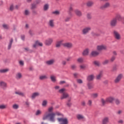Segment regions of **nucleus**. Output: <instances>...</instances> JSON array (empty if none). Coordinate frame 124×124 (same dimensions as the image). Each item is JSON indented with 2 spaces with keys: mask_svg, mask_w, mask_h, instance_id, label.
I'll return each mask as SVG.
<instances>
[{
  "mask_svg": "<svg viewBox=\"0 0 124 124\" xmlns=\"http://www.w3.org/2000/svg\"><path fill=\"white\" fill-rule=\"evenodd\" d=\"M71 11H73V5L71 4L69 7V15L72 16Z\"/></svg>",
  "mask_w": 124,
  "mask_h": 124,
  "instance_id": "obj_26",
  "label": "nucleus"
},
{
  "mask_svg": "<svg viewBox=\"0 0 124 124\" xmlns=\"http://www.w3.org/2000/svg\"><path fill=\"white\" fill-rule=\"evenodd\" d=\"M49 9V4H46L44 6V10L45 11H47Z\"/></svg>",
  "mask_w": 124,
  "mask_h": 124,
  "instance_id": "obj_38",
  "label": "nucleus"
},
{
  "mask_svg": "<svg viewBox=\"0 0 124 124\" xmlns=\"http://www.w3.org/2000/svg\"><path fill=\"white\" fill-rule=\"evenodd\" d=\"M62 65H65L66 64V61H62Z\"/></svg>",
  "mask_w": 124,
  "mask_h": 124,
  "instance_id": "obj_62",
  "label": "nucleus"
},
{
  "mask_svg": "<svg viewBox=\"0 0 124 124\" xmlns=\"http://www.w3.org/2000/svg\"><path fill=\"white\" fill-rule=\"evenodd\" d=\"M114 101L116 105H120V104H121V101L118 99H115Z\"/></svg>",
  "mask_w": 124,
  "mask_h": 124,
  "instance_id": "obj_40",
  "label": "nucleus"
},
{
  "mask_svg": "<svg viewBox=\"0 0 124 124\" xmlns=\"http://www.w3.org/2000/svg\"><path fill=\"white\" fill-rule=\"evenodd\" d=\"M37 43L38 44V46H43V44H42V43H41L38 41H37Z\"/></svg>",
  "mask_w": 124,
  "mask_h": 124,
  "instance_id": "obj_56",
  "label": "nucleus"
},
{
  "mask_svg": "<svg viewBox=\"0 0 124 124\" xmlns=\"http://www.w3.org/2000/svg\"><path fill=\"white\" fill-rule=\"evenodd\" d=\"M91 30L92 28L91 27H86L82 29V34L86 35V34H88V33H89Z\"/></svg>",
  "mask_w": 124,
  "mask_h": 124,
  "instance_id": "obj_4",
  "label": "nucleus"
},
{
  "mask_svg": "<svg viewBox=\"0 0 124 124\" xmlns=\"http://www.w3.org/2000/svg\"><path fill=\"white\" fill-rule=\"evenodd\" d=\"M86 4L89 7H91V6L93 5V2L92 1H89Z\"/></svg>",
  "mask_w": 124,
  "mask_h": 124,
  "instance_id": "obj_35",
  "label": "nucleus"
},
{
  "mask_svg": "<svg viewBox=\"0 0 124 124\" xmlns=\"http://www.w3.org/2000/svg\"><path fill=\"white\" fill-rule=\"evenodd\" d=\"M77 82L78 84H83V80L81 79H77Z\"/></svg>",
  "mask_w": 124,
  "mask_h": 124,
  "instance_id": "obj_51",
  "label": "nucleus"
},
{
  "mask_svg": "<svg viewBox=\"0 0 124 124\" xmlns=\"http://www.w3.org/2000/svg\"><path fill=\"white\" fill-rule=\"evenodd\" d=\"M62 46H63L65 48H67L68 49H71L72 47H73V44L70 42H67L63 43Z\"/></svg>",
  "mask_w": 124,
  "mask_h": 124,
  "instance_id": "obj_7",
  "label": "nucleus"
},
{
  "mask_svg": "<svg viewBox=\"0 0 124 124\" xmlns=\"http://www.w3.org/2000/svg\"><path fill=\"white\" fill-rule=\"evenodd\" d=\"M63 84H65V81H61L59 82L60 85H63Z\"/></svg>",
  "mask_w": 124,
  "mask_h": 124,
  "instance_id": "obj_59",
  "label": "nucleus"
},
{
  "mask_svg": "<svg viewBox=\"0 0 124 124\" xmlns=\"http://www.w3.org/2000/svg\"><path fill=\"white\" fill-rule=\"evenodd\" d=\"M89 54L90 49L89 48H85L82 52V56H84V57H87V56H89Z\"/></svg>",
  "mask_w": 124,
  "mask_h": 124,
  "instance_id": "obj_14",
  "label": "nucleus"
},
{
  "mask_svg": "<svg viewBox=\"0 0 124 124\" xmlns=\"http://www.w3.org/2000/svg\"><path fill=\"white\" fill-rule=\"evenodd\" d=\"M114 18H116L117 19V21H119V22L123 21L124 19V18H123L120 14H117Z\"/></svg>",
  "mask_w": 124,
  "mask_h": 124,
  "instance_id": "obj_23",
  "label": "nucleus"
},
{
  "mask_svg": "<svg viewBox=\"0 0 124 124\" xmlns=\"http://www.w3.org/2000/svg\"><path fill=\"white\" fill-rule=\"evenodd\" d=\"M110 62V60L108 59H106L102 62V64L103 65H106V64H108Z\"/></svg>",
  "mask_w": 124,
  "mask_h": 124,
  "instance_id": "obj_31",
  "label": "nucleus"
},
{
  "mask_svg": "<svg viewBox=\"0 0 124 124\" xmlns=\"http://www.w3.org/2000/svg\"><path fill=\"white\" fill-rule=\"evenodd\" d=\"M98 55H99V52L96 50L93 51L90 54V56L92 57H97Z\"/></svg>",
  "mask_w": 124,
  "mask_h": 124,
  "instance_id": "obj_16",
  "label": "nucleus"
},
{
  "mask_svg": "<svg viewBox=\"0 0 124 124\" xmlns=\"http://www.w3.org/2000/svg\"><path fill=\"white\" fill-rule=\"evenodd\" d=\"M93 63L94 65H96V66H100V62L99 61H94Z\"/></svg>",
  "mask_w": 124,
  "mask_h": 124,
  "instance_id": "obj_37",
  "label": "nucleus"
},
{
  "mask_svg": "<svg viewBox=\"0 0 124 124\" xmlns=\"http://www.w3.org/2000/svg\"><path fill=\"white\" fill-rule=\"evenodd\" d=\"M116 60V57L115 56H113L111 57L110 59V62H113L114 61Z\"/></svg>",
  "mask_w": 124,
  "mask_h": 124,
  "instance_id": "obj_46",
  "label": "nucleus"
},
{
  "mask_svg": "<svg viewBox=\"0 0 124 124\" xmlns=\"http://www.w3.org/2000/svg\"><path fill=\"white\" fill-rule=\"evenodd\" d=\"M110 7V3L108 2H106L103 5L100 7L101 9H105V8H108Z\"/></svg>",
  "mask_w": 124,
  "mask_h": 124,
  "instance_id": "obj_18",
  "label": "nucleus"
},
{
  "mask_svg": "<svg viewBox=\"0 0 124 124\" xmlns=\"http://www.w3.org/2000/svg\"><path fill=\"white\" fill-rule=\"evenodd\" d=\"M47 25L50 29H54L55 28V20L54 19H50L47 23Z\"/></svg>",
  "mask_w": 124,
  "mask_h": 124,
  "instance_id": "obj_6",
  "label": "nucleus"
},
{
  "mask_svg": "<svg viewBox=\"0 0 124 124\" xmlns=\"http://www.w3.org/2000/svg\"><path fill=\"white\" fill-rule=\"evenodd\" d=\"M10 11H13L14 10V5L13 4H11L10 6Z\"/></svg>",
  "mask_w": 124,
  "mask_h": 124,
  "instance_id": "obj_52",
  "label": "nucleus"
},
{
  "mask_svg": "<svg viewBox=\"0 0 124 124\" xmlns=\"http://www.w3.org/2000/svg\"><path fill=\"white\" fill-rule=\"evenodd\" d=\"M7 107V105H0V109H6V108Z\"/></svg>",
  "mask_w": 124,
  "mask_h": 124,
  "instance_id": "obj_44",
  "label": "nucleus"
},
{
  "mask_svg": "<svg viewBox=\"0 0 124 124\" xmlns=\"http://www.w3.org/2000/svg\"><path fill=\"white\" fill-rule=\"evenodd\" d=\"M40 80H46V79H48V77H47L46 75H41L39 77Z\"/></svg>",
  "mask_w": 124,
  "mask_h": 124,
  "instance_id": "obj_27",
  "label": "nucleus"
},
{
  "mask_svg": "<svg viewBox=\"0 0 124 124\" xmlns=\"http://www.w3.org/2000/svg\"><path fill=\"white\" fill-rule=\"evenodd\" d=\"M13 109H18V108H19V105H18L17 104H14L13 106Z\"/></svg>",
  "mask_w": 124,
  "mask_h": 124,
  "instance_id": "obj_50",
  "label": "nucleus"
},
{
  "mask_svg": "<svg viewBox=\"0 0 124 124\" xmlns=\"http://www.w3.org/2000/svg\"><path fill=\"white\" fill-rule=\"evenodd\" d=\"M88 106H92L93 105V100H89L87 102Z\"/></svg>",
  "mask_w": 124,
  "mask_h": 124,
  "instance_id": "obj_43",
  "label": "nucleus"
},
{
  "mask_svg": "<svg viewBox=\"0 0 124 124\" xmlns=\"http://www.w3.org/2000/svg\"><path fill=\"white\" fill-rule=\"evenodd\" d=\"M62 42H63V40H62L57 41L56 44V48L61 47L62 45V44H62Z\"/></svg>",
  "mask_w": 124,
  "mask_h": 124,
  "instance_id": "obj_17",
  "label": "nucleus"
},
{
  "mask_svg": "<svg viewBox=\"0 0 124 124\" xmlns=\"http://www.w3.org/2000/svg\"><path fill=\"white\" fill-rule=\"evenodd\" d=\"M77 119L78 120V121H83V122L86 121V118L82 114H78L77 115Z\"/></svg>",
  "mask_w": 124,
  "mask_h": 124,
  "instance_id": "obj_11",
  "label": "nucleus"
},
{
  "mask_svg": "<svg viewBox=\"0 0 124 124\" xmlns=\"http://www.w3.org/2000/svg\"><path fill=\"white\" fill-rule=\"evenodd\" d=\"M39 95H40V93L39 92L33 93L31 95V98L32 99H34L35 97H37V96H39Z\"/></svg>",
  "mask_w": 124,
  "mask_h": 124,
  "instance_id": "obj_15",
  "label": "nucleus"
},
{
  "mask_svg": "<svg viewBox=\"0 0 124 124\" xmlns=\"http://www.w3.org/2000/svg\"><path fill=\"white\" fill-rule=\"evenodd\" d=\"M77 62H79V63H82L83 62H84V59L83 58H79L77 59Z\"/></svg>",
  "mask_w": 124,
  "mask_h": 124,
  "instance_id": "obj_41",
  "label": "nucleus"
},
{
  "mask_svg": "<svg viewBox=\"0 0 124 124\" xmlns=\"http://www.w3.org/2000/svg\"><path fill=\"white\" fill-rule=\"evenodd\" d=\"M24 14L26 16H28V15H30V11L28 10H25L24 11Z\"/></svg>",
  "mask_w": 124,
  "mask_h": 124,
  "instance_id": "obj_48",
  "label": "nucleus"
},
{
  "mask_svg": "<svg viewBox=\"0 0 124 124\" xmlns=\"http://www.w3.org/2000/svg\"><path fill=\"white\" fill-rule=\"evenodd\" d=\"M106 101L107 102H109V103H113L115 101V97L113 96H109L106 98Z\"/></svg>",
  "mask_w": 124,
  "mask_h": 124,
  "instance_id": "obj_12",
  "label": "nucleus"
},
{
  "mask_svg": "<svg viewBox=\"0 0 124 124\" xmlns=\"http://www.w3.org/2000/svg\"><path fill=\"white\" fill-rule=\"evenodd\" d=\"M117 24H118V21L117 18H112L109 22V25L111 28H115L117 26Z\"/></svg>",
  "mask_w": 124,
  "mask_h": 124,
  "instance_id": "obj_3",
  "label": "nucleus"
},
{
  "mask_svg": "<svg viewBox=\"0 0 124 124\" xmlns=\"http://www.w3.org/2000/svg\"><path fill=\"white\" fill-rule=\"evenodd\" d=\"M2 27L5 30H8V29H9V26L8 25L5 24H3Z\"/></svg>",
  "mask_w": 124,
  "mask_h": 124,
  "instance_id": "obj_45",
  "label": "nucleus"
},
{
  "mask_svg": "<svg viewBox=\"0 0 124 124\" xmlns=\"http://www.w3.org/2000/svg\"><path fill=\"white\" fill-rule=\"evenodd\" d=\"M114 36L117 40H120L121 38V34L117 31H114L113 32Z\"/></svg>",
  "mask_w": 124,
  "mask_h": 124,
  "instance_id": "obj_9",
  "label": "nucleus"
},
{
  "mask_svg": "<svg viewBox=\"0 0 124 124\" xmlns=\"http://www.w3.org/2000/svg\"><path fill=\"white\" fill-rule=\"evenodd\" d=\"M101 102H102V104L103 105H104V104H105V103H106V101H105L104 100V99H101Z\"/></svg>",
  "mask_w": 124,
  "mask_h": 124,
  "instance_id": "obj_57",
  "label": "nucleus"
},
{
  "mask_svg": "<svg viewBox=\"0 0 124 124\" xmlns=\"http://www.w3.org/2000/svg\"><path fill=\"white\" fill-rule=\"evenodd\" d=\"M87 87L89 90H92V89H93V84H92V83H91V82H88L87 83Z\"/></svg>",
  "mask_w": 124,
  "mask_h": 124,
  "instance_id": "obj_33",
  "label": "nucleus"
},
{
  "mask_svg": "<svg viewBox=\"0 0 124 124\" xmlns=\"http://www.w3.org/2000/svg\"><path fill=\"white\" fill-rule=\"evenodd\" d=\"M65 91H66L65 89L62 88V89L59 90L58 91V93H65Z\"/></svg>",
  "mask_w": 124,
  "mask_h": 124,
  "instance_id": "obj_39",
  "label": "nucleus"
},
{
  "mask_svg": "<svg viewBox=\"0 0 124 124\" xmlns=\"http://www.w3.org/2000/svg\"><path fill=\"white\" fill-rule=\"evenodd\" d=\"M101 77H102V72H100L99 74L96 76L97 80H100Z\"/></svg>",
  "mask_w": 124,
  "mask_h": 124,
  "instance_id": "obj_34",
  "label": "nucleus"
},
{
  "mask_svg": "<svg viewBox=\"0 0 124 124\" xmlns=\"http://www.w3.org/2000/svg\"><path fill=\"white\" fill-rule=\"evenodd\" d=\"M53 109H54V108H53V107H50L48 108V112H49V113H51L53 112Z\"/></svg>",
  "mask_w": 124,
  "mask_h": 124,
  "instance_id": "obj_47",
  "label": "nucleus"
},
{
  "mask_svg": "<svg viewBox=\"0 0 124 124\" xmlns=\"http://www.w3.org/2000/svg\"><path fill=\"white\" fill-rule=\"evenodd\" d=\"M53 39L52 38H49L46 40L45 44L46 46H51L53 43Z\"/></svg>",
  "mask_w": 124,
  "mask_h": 124,
  "instance_id": "obj_5",
  "label": "nucleus"
},
{
  "mask_svg": "<svg viewBox=\"0 0 124 124\" xmlns=\"http://www.w3.org/2000/svg\"><path fill=\"white\" fill-rule=\"evenodd\" d=\"M71 67L72 69H75L76 68V65H72Z\"/></svg>",
  "mask_w": 124,
  "mask_h": 124,
  "instance_id": "obj_63",
  "label": "nucleus"
},
{
  "mask_svg": "<svg viewBox=\"0 0 124 124\" xmlns=\"http://www.w3.org/2000/svg\"><path fill=\"white\" fill-rule=\"evenodd\" d=\"M8 71H9V69L8 68L0 69V73H6Z\"/></svg>",
  "mask_w": 124,
  "mask_h": 124,
  "instance_id": "obj_28",
  "label": "nucleus"
},
{
  "mask_svg": "<svg viewBox=\"0 0 124 124\" xmlns=\"http://www.w3.org/2000/svg\"><path fill=\"white\" fill-rule=\"evenodd\" d=\"M110 122V119L108 117H105L102 120V124H108Z\"/></svg>",
  "mask_w": 124,
  "mask_h": 124,
  "instance_id": "obj_10",
  "label": "nucleus"
},
{
  "mask_svg": "<svg viewBox=\"0 0 124 124\" xmlns=\"http://www.w3.org/2000/svg\"><path fill=\"white\" fill-rule=\"evenodd\" d=\"M117 115H122L123 114V110H119L116 112Z\"/></svg>",
  "mask_w": 124,
  "mask_h": 124,
  "instance_id": "obj_55",
  "label": "nucleus"
},
{
  "mask_svg": "<svg viewBox=\"0 0 124 124\" xmlns=\"http://www.w3.org/2000/svg\"><path fill=\"white\" fill-rule=\"evenodd\" d=\"M98 93H93L91 94V97L92 98H97L98 97Z\"/></svg>",
  "mask_w": 124,
  "mask_h": 124,
  "instance_id": "obj_29",
  "label": "nucleus"
},
{
  "mask_svg": "<svg viewBox=\"0 0 124 124\" xmlns=\"http://www.w3.org/2000/svg\"><path fill=\"white\" fill-rule=\"evenodd\" d=\"M37 46H38V45L37 44V42L36 41L34 44H33V45H32V47L33 48H36V47H37Z\"/></svg>",
  "mask_w": 124,
  "mask_h": 124,
  "instance_id": "obj_54",
  "label": "nucleus"
},
{
  "mask_svg": "<svg viewBox=\"0 0 124 124\" xmlns=\"http://www.w3.org/2000/svg\"><path fill=\"white\" fill-rule=\"evenodd\" d=\"M87 17L88 19H92V16L90 14H88Z\"/></svg>",
  "mask_w": 124,
  "mask_h": 124,
  "instance_id": "obj_58",
  "label": "nucleus"
},
{
  "mask_svg": "<svg viewBox=\"0 0 124 124\" xmlns=\"http://www.w3.org/2000/svg\"><path fill=\"white\" fill-rule=\"evenodd\" d=\"M12 43H13V39L12 38L10 39V43L9 44V45H8V49L9 50L11 49V46L12 45Z\"/></svg>",
  "mask_w": 124,
  "mask_h": 124,
  "instance_id": "obj_36",
  "label": "nucleus"
},
{
  "mask_svg": "<svg viewBox=\"0 0 124 124\" xmlns=\"http://www.w3.org/2000/svg\"><path fill=\"white\" fill-rule=\"evenodd\" d=\"M69 96V95L67 93H64L62 94V95L61 96V99H65V98H67Z\"/></svg>",
  "mask_w": 124,
  "mask_h": 124,
  "instance_id": "obj_21",
  "label": "nucleus"
},
{
  "mask_svg": "<svg viewBox=\"0 0 124 124\" xmlns=\"http://www.w3.org/2000/svg\"><path fill=\"white\" fill-rule=\"evenodd\" d=\"M16 78L17 80H20L23 78V74L21 73L18 72L17 73L16 75Z\"/></svg>",
  "mask_w": 124,
  "mask_h": 124,
  "instance_id": "obj_19",
  "label": "nucleus"
},
{
  "mask_svg": "<svg viewBox=\"0 0 124 124\" xmlns=\"http://www.w3.org/2000/svg\"><path fill=\"white\" fill-rule=\"evenodd\" d=\"M94 79V75H90L88 76L87 78V80L89 82H91V81H93Z\"/></svg>",
  "mask_w": 124,
  "mask_h": 124,
  "instance_id": "obj_22",
  "label": "nucleus"
},
{
  "mask_svg": "<svg viewBox=\"0 0 124 124\" xmlns=\"http://www.w3.org/2000/svg\"><path fill=\"white\" fill-rule=\"evenodd\" d=\"M16 94H17L18 95H20L21 96H25V94L21 92L20 91H16L15 92Z\"/></svg>",
  "mask_w": 124,
  "mask_h": 124,
  "instance_id": "obj_30",
  "label": "nucleus"
},
{
  "mask_svg": "<svg viewBox=\"0 0 124 124\" xmlns=\"http://www.w3.org/2000/svg\"><path fill=\"white\" fill-rule=\"evenodd\" d=\"M97 51H102V50H106L107 46L104 45H101L97 46Z\"/></svg>",
  "mask_w": 124,
  "mask_h": 124,
  "instance_id": "obj_8",
  "label": "nucleus"
},
{
  "mask_svg": "<svg viewBox=\"0 0 124 124\" xmlns=\"http://www.w3.org/2000/svg\"><path fill=\"white\" fill-rule=\"evenodd\" d=\"M56 62V60H55V59H50L49 60L47 61L46 62V64H47V65H53V64H54V63H55Z\"/></svg>",
  "mask_w": 124,
  "mask_h": 124,
  "instance_id": "obj_13",
  "label": "nucleus"
},
{
  "mask_svg": "<svg viewBox=\"0 0 124 124\" xmlns=\"http://www.w3.org/2000/svg\"><path fill=\"white\" fill-rule=\"evenodd\" d=\"M118 124H124V120H120L118 121Z\"/></svg>",
  "mask_w": 124,
  "mask_h": 124,
  "instance_id": "obj_60",
  "label": "nucleus"
},
{
  "mask_svg": "<svg viewBox=\"0 0 124 124\" xmlns=\"http://www.w3.org/2000/svg\"><path fill=\"white\" fill-rule=\"evenodd\" d=\"M0 85L1 87V88L2 89H3V90H5L7 87V84H6V83H5L3 81H1L0 82Z\"/></svg>",
  "mask_w": 124,
  "mask_h": 124,
  "instance_id": "obj_24",
  "label": "nucleus"
},
{
  "mask_svg": "<svg viewBox=\"0 0 124 124\" xmlns=\"http://www.w3.org/2000/svg\"><path fill=\"white\" fill-rule=\"evenodd\" d=\"M48 103V101H47V100H44V101H43L42 105L43 107H46V106H47V104Z\"/></svg>",
  "mask_w": 124,
  "mask_h": 124,
  "instance_id": "obj_32",
  "label": "nucleus"
},
{
  "mask_svg": "<svg viewBox=\"0 0 124 124\" xmlns=\"http://www.w3.org/2000/svg\"><path fill=\"white\" fill-rule=\"evenodd\" d=\"M42 113V111L40 110H37L35 112L36 116H39V115H41Z\"/></svg>",
  "mask_w": 124,
  "mask_h": 124,
  "instance_id": "obj_42",
  "label": "nucleus"
},
{
  "mask_svg": "<svg viewBox=\"0 0 124 124\" xmlns=\"http://www.w3.org/2000/svg\"><path fill=\"white\" fill-rule=\"evenodd\" d=\"M52 14L54 15H60V11H55L52 12Z\"/></svg>",
  "mask_w": 124,
  "mask_h": 124,
  "instance_id": "obj_49",
  "label": "nucleus"
},
{
  "mask_svg": "<svg viewBox=\"0 0 124 124\" xmlns=\"http://www.w3.org/2000/svg\"><path fill=\"white\" fill-rule=\"evenodd\" d=\"M54 89L56 90H60V87L59 86H56L54 87Z\"/></svg>",
  "mask_w": 124,
  "mask_h": 124,
  "instance_id": "obj_64",
  "label": "nucleus"
},
{
  "mask_svg": "<svg viewBox=\"0 0 124 124\" xmlns=\"http://www.w3.org/2000/svg\"><path fill=\"white\" fill-rule=\"evenodd\" d=\"M74 12L77 16H78V17H81V16H82V12L79 10L76 9L74 10Z\"/></svg>",
  "mask_w": 124,
  "mask_h": 124,
  "instance_id": "obj_20",
  "label": "nucleus"
},
{
  "mask_svg": "<svg viewBox=\"0 0 124 124\" xmlns=\"http://www.w3.org/2000/svg\"><path fill=\"white\" fill-rule=\"evenodd\" d=\"M19 64L21 66H23L24 65V62H23L22 61H19Z\"/></svg>",
  "mask_w": 124,
  "mask_h": 124,
  "instance_id": "obj_61",
  "label": "nucleus"
},
{
  "mask_svg": "<svg viewBox=\"0 0 124 124\" xmlns=\"http://www.w3.org/2000/svg\"><path fill=\"white\" fill-rule=\"evenodd\" d=\"M123 77H124V75L123 74H119L114 79V83H115V84H119V83L121 82V80L123 79Z\"/></svg>",
  "mask_w": 124,
  "mask_h": 124,
  "instance_id": "obj_2",
  "label": "nucleus"
},
{
  "mask_svg": "<svg viewBox=\"0 0 124 124\" xmlns=\"http://www.w3.org/2000/svg\"><path fill=\"white\" fill-rule=\"evenodd\" d=\"M36 8V4H32L31 5V9H34Z\"/></svg>",
  "mask_w": 124,
  "mask_h": 124,
  "instance_id": "obj_53",
  "label": "nucleus"
},
{
  "mask_svg": "<svg viewBox=\"0 0 124 124\" xmlns=\"http://www.w3.org/2000/svg\"><path fill=\"white\" fill-rule=\"evenodd\" d=\"M50 80L53 83H56V82H57V78L54 75H51L50 76Z\"/></svg>",
  "mask_w": 124,
  "mask_h": 124,
  "instance_id": "obj_25",
  "label": "nucleus"
},
{
  "mask_svg": "<svg viewBox=\"0 0 124 124\" xmlns=\"http://www.w3.org/2000/svg\"><path fill=\"white\" fill-rule=\"evenodd\" d=\"M56 116H62V114L59 111H57L55 113L52 112L50 113L48 112V111H46L43 116V120L45 121L49 119L50 122L54 123V122L56 121V119H55Z\"/></svg>",
  "mask_w": 124,
  "mask_h": 124,
  "instance_id": "obj_1",
  "label": "nucleus"
}]
</instances>
